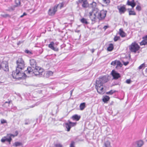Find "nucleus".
<instances>
[{
    "label": "nucleus",
    "instance_id": "nucleus-1",
    "mask_svg": "<svg viewBox=\"0 0 147 147\" xmlns=\"http://www.w3.org/2000/svg\"><path fill=\"white\" fill-rule=\"evenodd\" d=\"M17 66L15 71L12 73V76L14 79L20 80L24 78L26 75L22 70L25 67V63L22 58H19L16 61Z\"/></svg>",
    "mask_w": 147,
    "mask_h": 147
},
{
    "label": "nucleus",
    "instance_id": "nucleus-2",
    "mask_svg": "<svg viewBox=\"0 0 147 147\" xmlns=\"http://www.w3.org/2000/svg\"><path fill=\"white\" fill-rule=\"evenodd\" d=\"M107 11L104 10L99 11L98 10H94L93 13L89 17L92 21L95 22L97 19L99 20H102L105 19L107 14Z\"/></svg>",
    "mask_w": 147,
    "mask_h": 147
},
{
    "label": "nucleus",
    "instance_id": "nucleus-3",
    "mask_svg": "<svg viewBox=\"0 0 147 147\" xmlns=\"http://www.w3.org/2000/svg\"><path fill=\"white\" fill-rule=\"evenodd\" d=\"M33 70L30 67H28L27 68V70L25 71V72L27 74H33L35 76H40L42 75V73L43 72L44 70L41 67L37 66L35 67Z\"/></svg>",
    "mask_w": 147,
    "mask_h": 147
},
{
    "label": "nucleus",
    "instance_id": "nucleus-4",
    "mask_svg": "<svg viewBox=\"0 0 147 147\" xmlns=\"http://www.w3.org/2000/svg\"><path fill=\"white\" fill-rule=\"evenodd\" d=\"M140 47L136 41L134 42L129 46V48L131 52L136 53L140 49Z\"/></svg>",
    "mask_w": 147,
    "mask_h": 147
},
{
    "label": "nucleus",
    "instance_id": "nucleus-5",
    "mask_svg": "<svg viewBox=\"0 0 147 147\" xmlns=\"http://www.w3.org/2000/svg\"><path fill=\"white\" fill-rule=\"evenodd\" d=\"M102 83L96 81L95 88L97 92L100 94H102L104 93V88Z\"/></svg>",
    "mask_w": 147,
    "mask_h": 147
},
{
    "label": "nucleus",
    "instance_id": "nucleus-6",
    "mask_svg": "<svg viewBox=\"0 0 147 147\" xmlns=\"http://www.w3.org/2000/svg\"><path fill=\"white\" fill-rule=\"evenodd\" d=\"M0 69H2L5 71H8V65L7 61H3L2 62L0 61Z\"/></svg>",
    "mask_w": 147,
    "mask_h": 147
},
{
    "label": "nucleus",
    "instance_id": "nucleus-7",
    "mask_svg": "<svg viewBox=\"0 0 147 147\" xmlns=\"http://www.w3.org/2000/svg\"><path fill=\"white\" fill-rule=\"evenodd\" d=\"M14 137L15 136L13 134H10L9 137L7 136H4L2 138L1 140V142L2 143H4L5 142H8L10 144L11 141V137Z\"/></svg>",
    "mask_w": 147,
    "mask_h": 147
},
{
    "label": "nucleus",
    "instance_id": "nucleus-8",
    "mask_svg": "<svg viewBox=\"0 0 147 147\" xmlns=\"http://www.w3.org/2000/svg\"><path fill=\"white\" fill-rule=\"evenodd\" d=\"M91 7L92 8V10L91 11H90L89 13V16L91 15V14L92 15L93 13V11L94 10H98V9L97 7V3L94 1H93L92 3L90 4Z\"/></svg>",
    "mask_w": 147,
    "mask_h": 147
},
{
    "label": "nucleus",
    "instance_id": "nucleus-9",
    "mask_svg": "<svg viewBox=\"0 0 147 147\" xmlns=\"http://www.w3.org/2000/svg\"><path fill=\"white\" fill-rule=\"evenodd\" d=\"M108 80L107 77L106 76H104L101 77L99 78L98 80L96 81L103 84L104 83L107 82Z\"/></svg>",
    "mask_w": 147,
    "mask_h": 147
},
{
    "label": "nucleus",
    "instance_id": "nucleus-10",
    "mask_svg": "<svg viewBox=\"0 0 147 147\" xmlns=\"http://www.w3.org/2000/svg\"><path fill=\"white\" fill-rule=\"evenodd\" d=\"M117 8L120 14L124 13L126 11L125 6L124 5L120 6H118L117 7Z\"/></svg>",
    "mask_w": 147,
    "mask_h": 147
},
{
    "label": "nucleus",
    "instance_id": "nucleus-11",
    "mask_svg": "<svg viewBox=\"0 0 147 147\" xmlns=\"http://www.w3.org/2000/svg\"><path fill=\"white\" fill-rule=\"evenodd\" d=\"M111 74L115 79H117L121 77L120 74L117 73L114 70H112Z\"/></svg>",
    "mask_w": 147,
    "mask_h": 147
},
{
    "label": "nucleus",
    "instance_id": "nucleus-12",
    "mask_svg": "<svg viewBox=\"0 0 147 147\" xmlns=\"http://www.w3.org/2000/svg\"><path fill=\"white\" fill-rule=\"evenodd\" d=\"M126 4L128 6H131L132 8H134L136 5V3L135 2V0H132L131 1L129 0H127Z\"/></svg>",
    "mask_w": 147,
    "mask_h": 147
},
{
    "label": "nucleus",
    "instance_id": "nucleus-13",
    "mask_svg": "<svg viewBox=\"0 0 147 147\" xmlns=\"http://www.w3.org/2000/svg\"><path fill=\"white\" fill-rule=\"evenodd\" d=\"M57 10V7L54 6L52 8L49 10L48 14L49 15L53 16L55 14Z\"/></svg>",
    "mask_w": 147,
    "mask_h": 147
},
{
    "label": "nucleus",
    "instance_id": "nucleus-14",
    "mask_svg": "<svg viewBox=\"0 0 147 147\" xmlns=\"http://www.w3.org/2000/svg\"><path fill=\"white\" fill-rule=\"evenodd\" d=\"M136 146L135 147H141L144 144V142L143 140H140L136 142Z\"/></svg>",
    "mask_w": 147,
    "mask_h": 147
},
{
    "label": "nucleus",
    "instance_id": "nucleus-15",
    "mask_svg": "<svg viewBox=\"0 0 147 147\" xmlns=\"http://www.w3.org/2000/svg\"><path fill=\"white\" fill-rule=\"evenodd\" d=\"M119 34L122 38L125 37L127 35L123 31L122 28L119 29Z\"/></svg>",
    "mask_w": 147,
    "mask_h": 147
},
{
    "label": "nucleus",
    "instance_id": "nucleus-16",
    "mask_svg": "<svg viewBox=\"0 0 147 147\" xmlns=\"http://www.w3.org/2000/svg\"><path fill=\"white\" fill-rule=\"evenodd\" d=\"M54 43L53 42H51L50 43L49 45V47L51 49L53 50L54 51H58V48L54 47Z\"/></svg>",
    "mask_w": 147,
    "mask_h": 147
},
{
    "label": "nucleus",
    "instance_id": "nucleus-17",
    "mask_svg": "<svg viewBox=\"0 0 147 147\" xmlns=\"http://www.w3.org/2000/svg\"><path fill=\"white\" fill-rule=\"evenodd\" d=\"M30 63L31 66L33 68H34L36 66V61L34 59H31L30 60Z\"/></svg>",
    "mask_w": 147,
    "mask_h": 147
},
{
    "label": "nucleus",
    "instance_id": "nucleus-18",
    "mask_svg": "<svg viewBox=\"0 0 147 147\" xmlns=\"http://www.w3.org/2000/svg\"><path fill=\"white\" fill-rule=\"evenodd\" d=\"M128 10L129 15L135 16L136 15V13L134 10L133 8L128 9Z\"/></svg>",
    "mask_w": 147,
    "mask_h": 147
},
{
    "label": "nucleus",
    "instance_id": "nucleus-19",
    "mask_svg": "<svg viewBox=\"0 0 147 147\" xmlns=\"http://www.w3.org/2000/svg\"><path fill=\"white\" fill-rule=\"evenodd\" d=\"M143 40L140 43V46L145 45H147V40L144 37L142 38Z\"/></svg>",
    "mask_w": 147,
    "mask_h": 147
},
{
    "label": "nucleus",
    "instance_id": "nucleus-20",
    "mask_svg": "<svg viewBox=\"0 0 147 147\" xmlns=\"http://www.w3.org/2000/svg\"><path fill=\"white\" fill-rule=\"evenodd\" d=\"M81 117L80 115H78L77 114H75L73 115L71 118L74 121H78L80 119Z\"/></svg>",
    "mask_w": 147,
    "mask_h": 147
},
{
    "label": "nucleus",
    "instance_id": "nucleus-21",
    "mask_svg": "<svg viewBox=\"0 0 147 147\" xmlns=\"http://www.w3.org/2000/svg\"><path fill=\"white\" fill-rule=\"evenodd\" d=\"M114 49V46L113 44L111 43L109 45L107 48V50L108 51H112Z\"/></svg>",
    "mask_w": 147,
    "mask_h": 147
},
{
    "label": "nucleus",
    "instance_id": "nucleus-22",
    "mask_svg": "<svg viewBox=\"0 0 147 147\" xmlns=\"http://www.w3.org/2000/svg\"><path fill=\"white\" fill-rule=\"evenodd\" d=\"M88 0H83V7H87L89 6Z\"/></svg>",
    "mask_w": 147,
    "mask_h": 147
},
{
    "label": "nucleus",
    "instance_id": "nucleus-23",
    "mask_svg": "<svg viewBox=\"0 0 147 147\" xmlns=\"http://www.w3.org/2000/svg\"><path fill=\"white\" fill-rule=\"evenodd\" d=\"M109 99L110 97L107 96H106L103 97L102 99V101L105 103H106L107 102Z\"/></svg>",
    "mask_w": 147,
    "mask_h": 147
},
{
    "label": "nucleus",
    "instance_id": "nucleus-24",
    "mask_svg": "<svg viewBox=\"0 0 147 147\" xmlns=\"http://www.w3.org/2000/svg\"><path fill=\"white\" fill-rule=\"evenodd\" d=\"M102 2L105 6L108 5L110 3V0H102Z\"/></svg>",
    "mask_w": 147,
    "mask_h": 147
},
{
    "label": "nucleus",
    "instance_id": "nucleus-25",
    "mask_svg": "<svg viewBox=\"0 0 147 147\" xmlns=\"http://www.w3.org/2000/svg\"><path fill=\"white\" fill-rule=\"evenodd\" d=\"M64 5V3L63 2H62V3H60L59 4H58L57 5H55V6H56L57 7V8L61 9L63 7Z\"/></svg>",
    "mask_w": 147,
    "mask_h": 147
},
{
    "label": "nucleus",
    "instance_id": "nucleus-26",
    "mask_svg": "<svg viewBox=\"0 0 147 147\" xmlns=\"http://www.w3.org/2000/svg\"><path fill=\"white\" fill-rule=\"evenodd\" d=\"M104 144L105 147H111V143L110 141L108 140L105 142Z\"/></svg>",
    "mask_w": 147,
    "mask_h": 147
},
{
    "label": "nucleus",
    "instance_id": "nucleus-27",
    "mask_svg": "<svg viewBox=\"0 0 147 147\" xmlns=\"http://www.w3.org/2000/svg\"><path fill=\"white\" fill-rule=\"evenodd\" d=\"M65 127L67 129V131H69L71 127L68 122L65 123Z\"/></svg>",
    "mask_w": 147,
    "mask_h": 147
},
{
    "label": "nucleus",
    "instance_id": "nucleus-28",
    "mask_svg": "<svg viewBox=\"0 0 147 147\" xmlns=\"http://www.w3.org/2000/svg\"><path fill=\"white\" fill-rule=\"evenodd\" d=\"M53 74V72L51 71H48L47 72L46 76L47 77H49L52 76Z\"/></svg>",
    "mask_w": 147,
    "mask_h": 147
},
{
    "label": "nucleus",
    "instance_id": "nucleus-29",
    "mask_svg": "<svg viewBox=\"0 0 147 147\" xmlns=\"http://www.w3.org/2000/svg\"><path fill=\"white\" fill-rule=\"evenodd\" d=\"M117 65L116 67V68L119 67H122V64L121 63V62L117 60Z\"/></svg>",
    "mask_w": 147,
    "mask_h": 147
},
{
    "label": "nucleus",
    "instance_id": "nucleus-30",
    "mask_svg": "<svg viewBox=\"0 0 147 147\" xmlns=\"http://www.w3.org/2000/svg\"><path fill=\"white\" fill-rule=\"evenodd\" d=\"M146 67L145 64L144 63L141 64L138 67V69L140 70L142 68L144 69Z\"/></svg>",
    "mask_w": 147,
    "mask_h": 147
},
{
    "label": "nucleus",
    "instance_id": "nucleus-31",
    "mask_svg": "<svg viewBox=\"0 0 147 147\" xmlns=\"http://www.w3.org/2000/svg\"><path fill=\"white\" fill-rule=\"evenodd\" d=\"M68 122L69 123L71 127H72L76 125V122H72L69 121H68Z\"/></svg>",
    "mask_w": 147,
    "mask_h": 147
},
{
    "label": "nucleus",
    "instance_id": "nucleus-32",
    "mask_svg": "<svg viewBox=\"0 0 147 147\" xmlns=\"http://www.w3.org/2000/svg\"><path fill=\"white\" fill-rule=\"evenodd\" d=\"M82 2L83 0H79L77 2V3L79 6L80 5H81L82 6H83Z\"/></svg>",
    "mask_w": 147,
    "mask_h": 147
},
{
    "label": "nucleus",
    "instance_id": "nucleus-33",
    "mask_svg": "<svg viewBox=\"0 0 147 147\" xmlns=\"http://www.w3.org/2000/svg\"><path fill=\"white\" fill-rule=\"evenodd\" d=\"M115 92V91H113L112 90H111L109 92H107L106 94H109L111 95Z\"/></svg>",
    "mask_w": 147,
    "mask_h": 147
},
{
    "label": "nucleus",
    "instance_id": "nucleus-34",
    "mask_svg": "<svg viewBox=\"0 0 147 147\" xmlns=\"http://www.w3.org/2000/svg\"><path fill=\"white\" fill-rule=\"evenodd\" d=\"M120 37L119 36H115L114 38V40L115 42L117 41V40L119 39Z\"/></svg>",
    "mask_w": 147,
    "mask_h": 147
},
{
    "label": "nucleus",
    "instance_id": "nucleus-35",
    "mask_svg": "<svg viewBox=\"0 0 147 147\" xmlns=\"http://www.w3.org/2000/svg\"><path fill=\"white\" fill-rule=\"evenodd\" d=\"M117 60H115L113 61H112L111 63V64L113 66L115 65L116 64H117Z\"/></svg>",
    "mask_w": 147,
    "mask_h": 147
},
{
    "label": "nucleus",
    "instance_id": "nucleus-36",
    "mask_svg": "<svg viewBox=\"0 0 147 147\" xmlns=\"http://www.w3.org/2000/svg\"><path fill=\"white\" fill-rule=\"evenodd\" d=\"M15 3L17 6L20 5V0H15Z\"/></svg>",
    "mask_w": 147,
    "mask_h": 147
},
{
    "label": "nucleus",
    "instance_id": "nucleus-37",
    "mask_svg": "<svg viewBox=\"0 0 147 147\" xmlns=\"http://www.w3.org/2000/svg\"><path fill=\"white\" fill-rule=\"evenodd\" d=\"M136 10L139 11L141 10V7L140 5H138L136 7Z\"/></svg>",
    "mask_w": 147,
    "mask_h": 147
},
{
    "label": "nucleus",
    "instance_id": "nucleus-38",
    "mask_svg": "<svg viewBox=\"0 0 147 147\" xmlns=\"http://www.w3.org/2000/svg\"><path fill=\"white\" fill-rule=\"evenodd\" d=\"M21 145V143L20 142H16L14 144V145L15 146H20Z\"/></svg>",
    "mask_w": 147,
    "mask_h": 147
},
{
    "label": "nucleus",
    "instance_id": "nucleus-39",
    "mask_svg": "<svg viewBox=\"0 0 147 147\" xmlns=\"http://www.w3.org/2000/svg\"><path fill=\"white\" fill-rule=\"evenodd\" d=\"M74 142L73 141H71L70 144V147H74Z\"/></svg>",
    "mask_w": 147,
    "mask_h": 147
},
{
    "label": "nucleus",
    "instance_id": "nucleus-40",
    "mask_svg": "<svg viewBox=\"0 0 147 147\" xmlns=\"http://www.w3.org/2000/svg\"><path fill=\"white\" fill-rule=\"evenodd\" d=\"M1 124H3L4 123H6L7 121L6 120L3 119H1Z\"/></svg>",
    "mask_w": 147,
    "mask_h": 147
},
{
    "label": "nucleus",
    "instance_id": "nucleus-41",
    "mask_svg": "<svg viewBox=\"0 0 147 147\" xmlns=\"http://www.w3.org/2000/svg\"><path fill=\"white\" fill-rule=\"evenodd\" d=\"M1 15L2 17L4 18H6L7 17H9L10 16L9 15L7 14H6L4 15Z\"/></svg>",
    "mask_w": 147,
    "mask_h": 147
},
{
    "label": "nucleus",
    "instance_id": "nucleus-42",
    "mask_svg": "<svg viewBox=\"0 0 147 147\" xmlns=\"http://www.w3.org/2000/svg\"><path fill=\"white\" fill-rule=\"evenodd\" d=\"M25 52L26 53H28V54H32V52L28 50H26L25 51Z\"/></svg>",
    "mask_w": 147,
    "mask_h": 147
},
{
    "label": "nucleus",
    "instance_id": "nucleus-43",
    "mask_svg": "<svg viewBox=\"0 0 147 147\" xmlns=\"http://www.w3.org/2000/svg\"><path fill=\"white\" fill-rule=\"evenodd\" d=\"M80 108L81 110H83V103H81L80 105Z\"/></svg>",
    "mask_w": 147,
    "mask_h": 147
},
{
    "label": "nucleus",
    "instance_id": "nucleus-44",
    "mask_svg": "<svg viewBox=\"0 0 147 147\" xmlns=\"http://www.w3.org/2000/svg\"><path fill=\"white\" fill-rule=\"evenodd\" d=\"M131 80L130 79H127L126 80V83L127 84H129L130 83Z\"/></svg>",
    "mask_w": 147,
    "mask_h": 147
},
{
    "label": "nucleus",
    "instance_id": "nucleus-45",
    "mask_svg": "<svg viewBox=\"0 0 147 147\" xmlns=\"http://www.w3.org/2000/svg\"><path fill=\"white\" fill-rule=\"evenodd\" d=\"M83 23H85L86 24H88V22H87L86 20L84 19V18H83Z\"/></svg>",
    "mask_w": 147,
    "mask_h": 147
},
{
    "label": "nucleus",
    "instance_id": "nucleus-46",
    "mask_svg": "<svg viewBox=\"0 0 147 147\" xmlns=\"http://www.w3.org/2000/svg\"><path fill=\"white\" fill-rule=\"evenodd\" d=\"M129 63V62L128 61H127L126 62H123V65H127Z\"/></svg>",
    "mask_w": 147,
    "mask_h": 147
},
{
    "label": "nucleus",
    "instance_id": "nucleus-47",
    "mask_svg": "<svg viewBox=\"0 0 147 147\" xmlns=\"http://www.w3.org/2000/svg\"><path fill=\"white\" fill-rule=\"evenodd\" d=\"M109 27V26H104L103 28L105 30Z\"/></svg>",
    "mask_w": 147,
    "mask_h": 147
},
{
    "label": "nucleus",
    "instance_id": "nucleus-48",
    "mask_svg": "<svg viewBox=\"0 0 147 147\" xmlns=\"http://www.w3.org/2000/svg\"><path fill=\"white\" fill-rule=\"evenodd\" d=\"M26 15V13H23V14L20 16V17L22 18V17H23L24 16Z\"/></svg>",
    "mask_w": 147,
    "mask_h": 147
},
{
    "label": "nucleus",
    "instance_id": "nucleus-49",
    "mask_svg": "<svg viewBox=\"0 0 147 147\" xmlns=\"http://www.w3.org/2000/svg\"><path fill=\"white\" fill-rule=\"evenodd\" d=\"M144 37L147 40V35L144 36Z\"/></svg>",
    "mask_w": 147,
    "mask_h": 147
},
{
    "label": "nucleus",
    "instance_id": "nucleus-50",
    "mask_svg": "<svg viewBox=\"0 0 147 147\" xmlns=\"http://www.w3.org/2000/svg\"><path fill=\"white\" fill-rule=\"evenodd\" d=\"M85 107V103L84 102H83V109Z\"/></svg>",
    "mask_w": 147,
    "mask_h": 147
},
{
    "label": "nucleus",
    "instance_id": "nucleus-51",
    "mask_svg": "<svg viewBox=\"0 0 147 147\" xmlns=\"http://www.w3.org/2000/svg\"><path fill=\"white\" fill-rule=\"evenodd\" d=\"M73 92V90H72L70 91V94L71 95L72 93V92Z\"/></svg>",
    "mask_w": 147,
    "mask_h": 147
},
{
    "label": "nucleus",
    "instance_id": "nucleus-52",
    "mask_svg": "<svg viewBox=\"0 0 147 147\" xmlns=\"http://www.w3.org/2000/svg\"><path fill=\"white\" fill-rule=\"evenodd\" d=\"M145 73L147 74V68L145 70Z\"/></svg>",
    "mask_w": 147,
    "mask_h": 147
},
{
    "label": "nucleus",
    "instance_id": "nucleus-53",
    "mask_svg": "<svg viewBox=\"0 0 147 147\" xmlns=\"http://www.w3.org/2000/svg\"><path fill=\"white\" fill-rule=\"evenodd\" d=\"M16 136H17V135H18V131H16Z\"/></svg>",
    "mask_w": 147,
    "mask_h": 147
},
{
    "label": "nucleus",
    "instance_id": "nucleus-54",
    "mask_svg": "<svg viewBox=\"0 0 147 147\" xmlns=\"http://www.w3.org/2000/svg\"><path fill=\"white\" fill-rule=\"evenodd\" d=\"M80 21L82 23H83V18L81 19L80 20Z\"/></svg>",
    "mask_w": 147,
    "mask_h": 147
},
{
    "label": "nucleus",
    "instance_id": "nucleus-55",
    "mask_svg": "<svg viewBox=\"0 0 147 147\" xmlns=\"http://www.w3.org/2000/svg\"><path fill=\"white\" fill-rule=\"evenodd\" d=\"M8 102H5V103H7Z\"/></svg>",
    "mask_w": 147,
    "mask_h": 147
}]
</instances>
